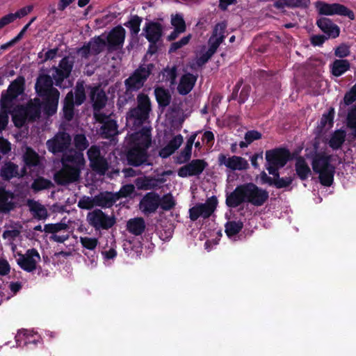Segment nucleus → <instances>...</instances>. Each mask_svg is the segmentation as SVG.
Instances as JSON below:
<instances>
[{"label": "nucleus", "instance_id": "51", "mask_svg": "<svg viewBox=\"0 0 356 356\" xmlns=\"http://www.w3.org/2000/svg\"><path fill=\"white\" fill-rule=\"evenodd\" d=\"M24 162L29 168L37 166L40 163L38 154L30 148L28 149L24 154Z\"/></svg>", "mask_w": 356, "mask_h": 356}, {"label": "nucleus", "instance_id": "55", "mask_svg": "<svg viewBox=\"0 0 356 356\" xmlns=\"http://www.w3.org/2000/svg\"><path fill=\"white\" fill-rule=\"evenodd\" d=\"M13 121L15 126L18 128L23 127L25 123L28 122V119L23 111H22L20 106H18L17 109H16L15 113L13 114Z\"/></svg>", "mask_w": 356, "mask_h": 356}, {"label": "nucleus", "instance_id": "14", "mask_svg": "<svg viewBox=\"0 0 356 356\" xmlns=\"http://www.w3.org/2000/svg\"><path fill=\"white\" fill-rule=\"evenodd\" d=\"M160 204V195L155 192H149L140 201L139 209L144 215L149 216L156 211Z\"/></svg>", "mask_w": 356, "mask_h": 356}, {"label": "nucleus", "instance_id": "23", "mask_svg": "<svg viewBox=\"0 0 356 356\" xmlns=\"http://www.w3.org/2000/svg\"><path fill=\"white\" fill-rule=\"evenodd\" d=\"M318 27L326 35L328 38H337L340 33L339 27L327 17H321L316 21Z\"/></svg>", "mask_w": 356, "mask_h": 356}, {"label": "nucleus", "instance_id": "17", "mask_svg": "<svg viewBox=\"0 0 356 356\" xmlns=\"http://www.w3.org/2000/svg\"><path fill=\"white\" fill-rule=\"evenodd\" d=\"M218 161L220 165H224L232 171L245 170L249 168L248 161L239 156H232L227 158L226 155L220 154Z\"/></svg>", "mask_w": 356, "mask_h": 356}, {"label": "nucleus", "instance_id": "8", "mask_svg": "<svg viewBox=\"0 0 356 356\" xmlns=\"http://www.w3.org/2000/svg\"><path fill=\"white\" fill-rule=\"evenodd\" d=\"M218 199L213 195L209 197L205 203H197L189 209V218L192 221H196L200 217L204 219L209 218L216 209Z\"/></svg>", "mask_w": 356, "mask_h": 356}, {"label": "nucleus", "instance_id": "43", "mask_svg": "<svg viewBox=\"0 0 356 356\" xmlns=\"http://www.w3.org/2000/svg\"><path fill=\"white\" fill-rule=\"evenodd\" d=\"M118 124L114 120H108L104 122L100 128L102 138L108 139L117 134Z\"/></svg>", "mask_w": 356, "mask_h": 356}, {"label": "nucleus", "instance_id": "50", "mask_svg": "<svg viewBox=\"0 0 356 356\" xmlns=\"http://www.w3.org/2000/svg\"><path fill=\"white\" fill-rule=\"evenodd\" d=\"M52 186L50 180L42 177H39L33 180L31 188L33 191L38 192L42 190L48 189Z\"/></svg>", "mask_w": 356, "mask_h": 356}, {"label": "nucleus", "instance_id": "52", "mask_svg": "<svg viewBox=\"0 0 356 356\" xmlns=\"http://www.w3.org/2000/svg\"><path fill=\"white\" fill-rule=\"evenodd\" d=\"M74 102L76 106L81 105L86 100L85 88L82 82H77L74 89Z\"/></svg>", "mask_w": 356, "mask_h": 356}, {"label": "nucleus", "instance_id": "34", "mask_svg": "<svg viewBox=\"0 0 356 356\" xmlns=\"http://www.w3.org/2000/svg\"><path fill=\"white\" fill-rule=\"evenodd\" d=\"M198 132L193 133L187 140L184 148L177 157L176 163L178 164L186 163L191 160L192 148Z\"/></svg>", "mask_w": 356, "mask_h": 356}, {"label": "nucleus", "instance_id": "46", "mask_svg": "<svg viewBox=\"0 0 356 356\" xmlns=\"http://www.w3.org/2000/svg\"><path fill=\"white\" fill-rule=\"evenodd\" d=\"M90 165L93 171L101 175H104L108 169V163L102 156L90 161Z\"/></svg>", "mask_w": 356, "mask_h": 356}, {"label": "nucleus", "instance_id": "48", "mask_svg": "<svg viewBox=\"0 0 356 356\" xmlns=\"http://www.w3.org/2000/svg\"><path fill=\"white\" fill-rule=\"evenodd\" d=\"M88 43H91V54L95 56L102 52L106 46H107L106 40L102 36L92 38Z\"/></svg>", "mask_w": 356, "mask_h": 356}, {"label": "nucleus", "instance_id": "12", "mask_svg": "<svg viewBox=\"0 0 356 356\" xmlns=\"http://www.w3.org/2000/svg\"><path fill=\"white\" fill-rule=\"evenodd\" d=\"M74 63V61L72 58L65 56L60 60L58 67H54L55 74H53V78L56 86L62 87L63 81L70 76Z\"/></svg>", "mask_w": 356, "mask_h": 356}, {"label": "nucleus", "instance_id": "44", "mask_svg": "<svg viewBox=\"0 0 356 356\" xmlns=\"http://www.w3.org/2000/svg\"><path fill=\"white\" fill-rule=\"evenodd\" d=\"M18 166L12 163L8 162L3 165L1 168L0 175L5 181H9L12 178L17 177Z\"/></svg>", "mask_w": 356, "mask_h": 356}, {"label": "nucleus", "instance_id": "19", "mask_svg": "<svg viewBox=\"0 0 356 356\" xmlns=\"http://www.w3.org/2000/svg\"><path fill=\"white\" fill-rule=\"evenodd\" d=\"M60 161L61 163H65L74 168H80L81 170L84 168L86 165L83 153L77 152L74 149H70L63 154Z\"/></svg>", "mask_w": 356, "mask_h": 356}, {"label": "nucleus", "instance_id": "33", "mask_svg": "<svg viewBox=\"0 0 356 356\" xmlns=\"http://www.w3.org/2000/svg\"><path fill=\"white\" fill-rule=\"evenodd\" d=\"M74 105L76 104L74 102V94L72 91H70L63 100V118L66 121L70 122L74 118Z\"/></svg>", "mask_w": 356, "mask_h": 356}, {"label": "nucleus", "instance_id": "2", "mask_svg": "<svg viewBox=\"0 0 356 356\" xmlns=\"http://www.w3.org/2000/svg\"><path fill=\"white\" fill-rule=\"evenodd\" d=\"M332 155L325 152H318L314 154L312 161L313 171L318 175L320 184L326 187L333 184L336 167L331 163Z\"/></svg>", "mask_w": 356, "mask_h": 356}, {"label": "nucleus", "instance_id": "28", "mask_svg": "<svg viewBox=\"0 0 356 356\" xmlns=\"http://www.w3.org/2000/svg\"><path fill=\"white\" fill-rule=\"evenodd\" d=\"M117 201L115 193L113 192L104 191L95 195V206L103 209L111 208Z\"/></svg>", "mask_w": 356, "mask_h": 356}, {"label": "nucleus", "instance_id": "20", "mask_svg": "<svg viewBox=\"0 0 356 356\" xmlns=\"http://www.w3.org/2000/svg\"><path fill=\"white\" fill-rule=\"evenodd\" d=\"M35 89L39 97L47 96L54 92H59L56 88L53 87L52 78L47 74L40 75L36 81Z\"/></svg>", "mask_w": 356, "mask_h": 356}, {"label": "nucleus", "instance_id": "40", "mask_svg": "<svg viewBox=\"0 0 356 356\" xmlns=\"http://www.w3.org/2000/svg\"><path fill=\"white\" fill-rule=\"evenodd\" d=\"M154 95L159 107L164 108L170 104L172 97L168 89L163 87L156 88Z\"/></svg>", "mask_w": 356, "mask_h": 356}, {"label": "nucleus", "instance_id": "41", "mask_svg": "<svg viewBox=\"0 0 356 356\" xmlns=\"http://www.w3.org/2000/svg\"><path fill=\"white\" fill-rule=\"evenodd\" d=\"M29 206L30 211L33 213L34 218L40 220H45L48 218V211L44 205L38 202L31 200L29 201Z\"/></svg>", "mask_w": 356, "mask_h": 356}, {"label": "nucleus", "instance_id": "42", "mask_svg": "<svg viewBox=\"0 0 356 356\" xmlns=\"http://www.w3.org/2000/svg\"><path fill=\"white\" fill-rule=\"evenodd\" d=\"M25 90V79L22 76H19L13 81L8 87L7 90L15 97H18L22 95Z\"/></svg>", "mask_w": 356, "mask_h": 356}, {"label": "nucleus", "instance_id": "11", "mask_svg": "<svg viewBox=\"0 0 356 356\" xmlns=\"http://www.w3.org/2000/svg\"><path fill=\"white\" fill-rule=\"evenodd\" d=\"M81 172L80 168L62 163V168L54 175V181L58 185L65 186L77 181L80 178Z\"/></svg>", "mask_w": 356, "mask_h": 356}, {"label": "nucleus", "instance_id": "1", "mask_svg": "<svg viewBox=\"0 0 356 356\" xmlns=\"http://www.w3.org/2000/svg\"><path fill=\"white\" fill-rule=\"evenodd\" d=\"M268 197V192L266 190L259 188L252 182H249L237 186L232 193L227 195L225 203L230 208H236L244 202L261 207Z\"/></svg>", "mask_w": 356, "mask_h": 356}, {"label": "nucleus", "instance_id": "62", "mask_svg": "<svg viewBox=\"0 0 356 356\" xmlns=\"http://www.w3.org/2000/svg\"><path fill=\"white\" fill-rule=\"evenodd\" d=\"M293 179L291 177H281L280 179H274L273 184L276 188L280 189L289 187L293 182Z\"/></svg>", "mask_w": 356, "mask_h": 356}, {"label": "nucleus", "instance_id": "54", "mask_svg": "<svg viewBox=\"0 0 356 356\" xmlns=\"http://www.w3.org/2000/svg\"><path fill=\"white\" fill-rule=\"evenodd\" d=\"M74 146L77 152H83L89 146V142L86 136L82 134H76L74 138Z\"/></svg>", "mask_w": 356, "mask_h": 356}, {"label": "nucleus", "instance_id": "7", "mask_svg": "<svg viewBox=\"0 0 356 356\" xmlns=\"http://www.w3.org/2000/svg\"><path fill=\"white\" fill-rule=\"evenodd\" d=\"M72 143V137L65 131H59L55 136L49 139L47 143L48 150L54 154H65L70 147Z\"/></svg>", "mask_w": 356, "mask_h": 356}, {"label": "nucleus", "instance_id": "6", "mask_svg": "<svg viewBox=\"0 0 356 356\" xmlns=\"http://www.w3.org/2000/svg\"><path fill=\"white\" fill-rule=\"evenodd\" d=\"M87 220L95 230H108L116 223L115 216H108L99 209L89 212L87 215Z\"/></svg>", "mask_w": 356, "mask_h": 356}, {"label": "nucleus", "instance_id": "64", "mask_svg": "<svg viewBox=\"0 0 356 356\" xmlns=\"http://www.w3.org/2000/svg\"><path fill=\"white\" fill-rule=\"evenodd\" d=\"M350 54V47L346 44H341L334 50L335 56L343 59Z\"/></svg>", "mask_w": 356, "mask_h": 356}, {"label": "nucleus", "instance_id": "3", "mask_svg": "<svg viewBox=\"0 0 356 356\" xmlns=\"http://www.w3.org/2000/svg\"><path fill=\"white\" fill-rule=\"evenodd\" d=\"M152 111V104L149 96L140 92L136 97V106L129 109L127 119L133 122L134 126H141L146 123Z\"/></svg>", "mask_w": 356, "mask_h": 356}, {"label": "nucleus", "instance_id": "29", "mask_svg": "<svg viewBox=\"0 0 356 356\" xmlns=\"http://www.w3.org/2000/svg\"><path fill=\"white\" fill-rule=\"evenodd\" d=\"M197 81V76L191 73L181 76L177 86V91L181 95H188L193 88Z\"/></svg>", "mask_w": 356, "mask_h": 356}, {"label": "nucleus", "instance_id": "30", "mask_svg": "<svg viewBox=\"0 0 356 356\" xmlns=\"http://www.w3.org/2000/svg\"><path fill=\"white\" fill-rule=\"evenodd\" d=\"M13 193L6 191L5 188L0 187V212L3 213H9L15 208V203L13 202Z\"/></svg>", "mask_w": 356, "mask_h": 356}, {"label": "nucleus", "instance_id": "15", "mask_svg": "<svg viewBox=\"0 0 356 356\" xmlns=\"http://www.w3.org/2000/svg\"><path fill=\"white\" fill-rule=\"evenodd\" d=\"M208 163L204 159H193L186 165L181 167L177 175L180 177L198 176L207 167Z\"/></svg>", "mask_w": 356, "mask_h": 356}, {"label": "nucleus", "instance_id": "13", "mask_svg": "<svg viewBox=\"0 0 356 356\" xmlns=\"http://www.w3.org/2000/svg\"><path fill=\"white\" fill-rule=\"evenodd\" d=\"M126 35L125 29L120 25L113 28L106 38V44L109 51L121 49L124 44Z\"/></svg>", "mask_w": 356, "mask_h": 356}, {"label": "nucleus", "instance_id": "35", "mask_svg": "<svg viewBox=\"0 0 356 356\" xmlns=\"http://www.w3.org/2000/svg\"><path fill=\"white\" fill-rule=\"evenodd\" d=\"M183 143V137L181 134H178L173 137L168 143L163 147L160 152L159 155L163 158H168L170 155H172L177 149H179V147L181 146V145Z\"/></svg>", "mask_w": 356, "mask_h": 356}, {"label": "nucleus", "instance_id": "37", "mask_svg": "<svg viewBox=\"0 0 356 356\" xmlns=\"http://www.w3.org/2000/svg\"><path fill=\"white\" fill-rule=\"evenodd\" d=\"M145 222L141 217L131 218L127 223V229L135 236L141 235L145 229Z\"/></svg>", "mask_w": 356, "mask_h": 356}, {"label": "nucleus", "instance_id": "58", "mask_svg": "<svg viewBox=\"0 0 356 356\" xmlns=\"http://www.w3.org/2000/svg\"><path fill=\"white\" fill-rule=\"evenodd\" d=\"M171 24L175 27V29H178L181 31H186V23L184 19V17L180 14H176L175 15H172L171 17Z\"/></svg>", "mask_w": 356, "mask_h": 356}, {"label": "nucleus", "instance_id": "18", "mask_svg": "<svg viewBox=\"0 0 356 356\" xmlns=\"http://www.w3.org/2000/svg\"><path fill=\"white\" fill-rule=\"evenodd\" d=\"M143 35L149 42L160 41L163 35V26L159 22L147 21L143 28Z\"/></svg>", "mask_w": 356, "mask_h": 356}, {"label": "nucleus", "instance_id": "32", "mask_svg": "<svg viewBox=\"0 0 356 356\" xmlns=\"http://www.w3.org/2000/svg\"><path fill=\"white\" fill-rule=\"evenodd\" d=\"M330 74L339 77L350 69V63L347 59H335L329 65Z\"/></svg>", "mask_w": 356, "mask_h": 356}, {"label": "nucleus", "instance_id": "56", "mask_svg": "<svg viewBox=\"0 0 356 356\" xmlns=\"http://www.w3.org/2000/svg\"><path fill=\"white\" fill-rule=\"evenodd\" d=\"M135 191V186L133 184H126L122 186L119 191L115 193V197L118 200L120 198L130 197Z\"/></svg>", "mask_w": 356, "mask_h": 356}, {"label": "nucleus", "instance_id": "45", "mask_svg": "<svg viewBox=\"0 0 356 356\" xmlns=\"http://www.w3.org/2000/svg\"><path fill=\"white\" fill-rule=\"evenodd\" d=\"M243 223L241 220H229L225 225V232L229 238L238 234L243 229Z\"/></svg>", "mask_w": 356, "mask_h": 356}, {"label": "nucleus", "instance_id": "25", "mask_svg": "<svg viewBox=\"0 0 356 356\" xmlns=\"http://www.w3.org/2000/svg\"><path fill=\"white\" fill-rule=\"evenodd\" d=\"M19 106L28 119V122H34L40 117L41 104L39 99L35 98L34 102L29 101L26 106Z\"/></svg>", "mask_w": 356, "mask_h": 356}, {"label": "nucleus", "instance_id": "59", "mask_svg": "<svg viewBox=\"0 0 356 356\" xmlns=\"http://www.w3.org/2000/svg\"><path fill=\"white\" fill-rule=\"evenodd\" d=\"M334 110L330 108L327 113H324L321 119V126L325 127L327 124L332 127L334 124Z\"/></svg>", "mask_w": 356, "mask_h": 356}, {"label": "nucleus", "instance_id": "9", "mask_svg": "<svg viewBox=\"0 0 356 356\" xmlns=\"http://www.w3.org/2000/svg\"><path fill=\"white\" fill-rule=\"evenodd\" d=\"M291 159V152L285 147H277L266 152L267 166L283 168Z\"/></svg>", "mask_w": 356, "mask_h": 356}, {"label": "nucleus", "instance_id": "24", "mask_svg": "<svg viewBox=\"0 0 356 356\" xmlns=\"http://www.w3.org/2000/svg\"><path fill=\"white\" fill-rule=\"evenodd\" d=\"M165 181L163 178L156 179L149 176H143L136 179L134 184L138 190L148 191L156 188Z\"/></svg>", "mask_w": 356, "mask_h": 356}, {"label": "nucleus", "instance_id": "10", "mask_svg": "<svg viewBox=\"0 0 356 356\" xmlns=\"http://www.w3.org/2000/svg\"><path fill=\"white\" fill-rule=\"evenodd\" d=\"M317 7L318 8L319 14L323 15H339L348 17L350 19H355V14L353 10L348 8L344 5L334 3H327L323 1H318Z\"/></svg>", "mask_w": 356, "mask_h": 356}, {"label": "nucleus", "instance_id": "4", "mask_svg": "<svg viewBox=\"0 0 356 356\" xmlns=\"http://www.w3.org/2000/svg\"><path fill=\"white\" fill-rule=\"evenodd\" d=\"M151 143L150 135H146L140 141L135 143L127 152L126 158L128 164L134 167L152 165V163L148 161L149 156L147 153Z\"/></svg>", "mask_w": 356, "mask_h": 356}, {"label": "nucleus", "instance_id": "22", "mask_svg": "<svg viewBox=\"0 0 356 356\" xmlns=\"http://www.w3.org/2000/svg\"><path fill=\"white\" fill-rule=\"evenodd\" d=\"M226 25L224 23L217 24L213 29V34L209 40V49L207 51L213 55L220 44L223 42L225 36Z\"/></svg>", "mask_w": 356, "mask_h": 356}, {"label": "nucleus", "instance_id": "16", "mask_svg": "<svg viewBox=\"0 0 356 356\" xmlns=\"http://www.w3.org/2000/svg\"><path fill=\"white\" fill-rule=\"evenodd\" d=\"M40 259L38 250L35 248L29 249L24 254H19L17 264L24 270L31 273L37 268V260Z\"/></svg>", "mask_w": 356, "mask_h": 356}, {"label": "nucleus", "instance_id": "26", "mask_svg": "<svg viewBox=\"0 0 356 356\" xmlns=\"http://www.w3.org/2000/svg\"><path fill=\"white\" fill-rule=\"evenodd\" d=\"M90 98L95 111L102 109L107 101L105 92L99 86L90 87Z\"/></svg>", "mask_w": 356, "mask_h": 356}, {"label": "nucleus", "instance_id": "63", "mask_svg": "<svg viewBox=\"0 0 356 356\" xmlns=\"http://www.w3.org/2000/svg\"><path fill=\"white\" fill-rule=\"evenodd\" d=\"M95 206V196L93 197L84 196L78 202V207L82 209H91Z\"/></svg>", "mask_w": 356, "mask_h": 356}, {"label": "nucleus", "instance_id": "27", "mask_svg": "<svg viewBox=\"0 0 356 356\" xmlns=\"http://www.w3.org/2000/svg\"><path fill=\"white\" fill-rule=\"evenodd\" d=\"M59 97V92L40 97L43 101V111L47 115L51 116L56 113Z\"/></svg>", "mask_w": 356, "mask_h": 356}, {"label": "nucleus", "instance_id": "5", "mask_svg": "<svg viewBox=\"0 0 356 356\" xmlns=\"http://www.w3.org/2000/svg\"><path fill=\"white\" fill-rule=\"evenodd\" d=\"M154 65L153 63L140 64L137 69L124 81L127 92H135L144 86L145 83L151 75Z\"/></svg>", "mask_w": 356, "mask_h": 356}, {"label": "nucleus", "instance_id": "31", "mask_svg": "<svg viewBox=\"0 0 356 356\" xmlns=\"http://www.w3.org/2000/svg\"><path fill=\"white\" fill-rule=\"evenodd\" d=\"M33 10L32 6H27L18 10L15 13H8L0 18V29L13 23L17 18L23 17L30 13Z\"/></svg>", "mask_w": 356, "mask_h": 356}, {"label": "nucleus", "instance_id": "39", "mask_svg": "<svg viewBox=\"0 0 356 356\" xmlns=\"http://www.w3.org/2000/svg\"><path fill=\"white\" fill-rule=\"evenodd\" d=\"M346 133L344 130L340 129L334 131L328 142V145L333 150L340 149L346 140Z\"/></svg>", "mask_w": 356, "mask_h": 356}, {"label": "nucleus", "instance_id": "49", "mask_svg": "<svg viewBox=\"0 0 356 356\" xmlns=\"http://www.w3.org/2000/svg\"><path fill=\"white\" fill-rule=\"evenodd\" d=\"M17 97L9 92L8 90H3L1 95L0 106L1 109L8 110L11 112L13 106V101Z\"/></svg>", "mask_w": 356, "mask_h": 356}, {"label": "nucleus", "instance_id": "38", "mask_svg": "<svg viewBox=\"0 0 356 356\" xmlns=\"http://www.w3.org/2000/svg\"><path fill=\"white\" fill-rule=\"evenodd\" d=\"M143 21V18L139 17L137 15L131 16L130 19L124 24V25L129 29L130 34L132 40H135V42H137L138 35L140 32V27L141 22Z\"/></svg>", "mask_w": 356, "mask_h": 356}, {"label": "nucleus", "instance_id": "61", "mask_svg": "<svg viewBox=\"0 0 356 356\" xmlns=\"http://www.w3.org/2000/svg\"><path fill=\"white\" fill-rule=\"evenodd\" d=\"M356 101V83L347 91L343 97V103L346 106L351 105Z\"/></svg>", "mask_w": 356, "mask_h": 356}, {"label": "nucleus", "instance_id": "36", "mask_svg": "<svg viewBox=\"0 0 356 356\" xmlns=\"http://www.w3.org/2000/svg\"><path fill=\"white\" fill-rule=\"evenodd\" d=\"M295 170L297 176L301 181H305L312 175L309 166L305 159L302 156H298L296 159Z\"/></svg>", "mask_w": 356, "mask_h": 356}, {"label": "nucleus", "instance_id": "57", "mask_svg": "<svg viewBox=\"0 0 356 356\" xmlns=\"http://www.w3.org/2000/svg\"><path fill=\"white\" fill-rule=\"evenodd\" d=\"M161 204L159 207L164 211H170L175 206V202L171 193L160 197Z\"/></svg>", "mask_w": 356, "mask_h": 356}, {"label": "nucleus", "instance_id": "47", "mask_svg": "<svg viewBox=\"0 0 356 356\" xmlns=\"http://www.w3.org/2000/svg\"><path fill=\"white\" fill-rule=\"evenodd\" d=\"M346 126L351 130L352 137L356 138V105L353 106L348 111Z\"/></svg>", "mask_w": 356, "mask_h": 356}, {"label": "nucleus", "instance_id": "21", "mask_svg": "<svg viewBox=\"0 0 356 356\" xmlns=\"http://www.w3.org/2000/svg\"><path fill=\"white\" fill-rule=\"evenodd\" d=\"M69 227L65 222L49 223L44 226L43 230L47 234H51L49 237L51 241L63 243L69 238V235H56V234L63 230L68 229Z\"/></svg>", "mask_w": 356, "mask_h": 356}, {"label": "nucleus", "instance_id": "60", "mask_svg": "<svg viewBox=\"0 0 356 356\" xmlns=\"http://www.w3.org/2000/svg\"><path fill=\"white\" fill-rule=\"evenodd\" d=\"M80 242L83 248L90 250H95L98 244L97 238L88 236L81 237Z\"/></svg>", "mask_w": 356, "mask_h": 356}, {"label": "nucleus", "instance_id": "53", "mask_svg": "<svg viewBox=\"0 0 356 356\" xmlns=\"http://www.w3.org/2000/svg\"><path fill=\"white\" fill-rule=\"evenodd\" d=\"M162 74L165 81H170V85H174L177 76V67L175 65L172 67L167 66L163 69Z\"/></svg>", "mask_w": 356, "mask_h": 356}]
</instances>
